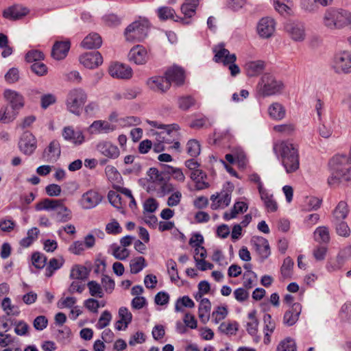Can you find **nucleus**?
Returning a JSON list of instances; mask_svg holds the SVG:
<instances>
[{
	"label": "nucleus",
	"mask_w": 351,
	"mask_h": 351,
	"mask_svg": "<svg viewBox=\"0 0 351 351\" xmlns=\"http://www.w3.org/2000/svg\"><path fill=\"white\" fill-rule=\"evenodd\" d=\"M331 221L338 235L344 237L350 236V229L344 220H332Z\"/></svg>",
	"instance_id": "nucleus-39"
},
{
	"label": "nucleus",
	"mask_w": 351,
	"mask_h": 351,
	"mask_svg": "<svg viewBox=\"0 0 351 351\" xmlns=\"http://www.w3.org/2000/svg\"><path fill=\"white\" fill-rule=\"evenodd\" d=\"M195 104V99L191 95H185L180 97L178 99V104L182 110H187Z\"/></svg>",
	"instance_id": "nucleus-43"
},
{
	"label": "nucleus",
	"mask_w": 351,
	"mask_h": 351,
	"mask_svg": "<svg viewBox=\"0 0 351 351\" xmlns=\"http://www.w3.org/2000/svg\"><path fill=\"white\" fill-rule=\"evenodd\" d=\"M324 23L329 29L351 27V12L346 10H328L325 12Z\"/></svg>",
	"instance_id": "nucleus-3"
},
{
	"label": "nucleus",
	"mask_w": 351,
	"mask_h": 351,
	"mask_svg": "<svg viewBox=\"0 0 351 351\" xmlns=\"http://www.w3.org/2000/svg\"><path fill=\"white\" fill-rule=\"evenodd\" d=\"M277 351H296L295 341L291 338L285 339L278 344Z\"/></svg>",
	"instance_id": "nucleus-53"
},
{
	"label": "nucleus",
	"mask_w": 351,
	"mask_h": 351,
	"mask_svg": "<svg viewBox=\"0 0 351 351\" xmlns=\"http://www.w3.org/2000/svg\"><path fill=\"white\" fill-rule=\"evenodd\" d=\"M4 97L9 101L12 108L19 110L24 106L23 97L15 90H5L3 93Z\"/></svg>",
	"instance_id": "nucleus-27"
},
{
	"label": "nucleus",
	"mask_w": 351,
	"mask_h": 351,
	"mask_svg": "<svg viewBox=\"0 0 351 351\" xmlns=\"http://www.w3.org/2000/svg\"><path fill=\"white\" fill-rule=\"evenodd\" d=\"M88 276V271L86 267L76 265L71 270L70 278L75 280H85Z\"/></svg>",
	"instance_id": "nucleus-40"
},
{
	"label": "nucleus",
	"mask_w": 351,
	"mask_h": 351,
	"mask_svg": "<svg viewBox=\"0 0 351 351\" xmlns=\"http://www.w3.org/2000/svg\"><path fill=\"white\" fill-rule=\"evenodd\" d=\"M87 94L82 88H77L69 91L66 98V107L71 113L80 115L82 108L86 101Z\"/></svg>",
	"instance_id": "nucleus-6"
},
{
	"label": "nucleus",
	"mask_w": 351,
	"mask_h": 351,
	"mask_svg": "<svg viewBox=\"0 0 351 351\" xmlns=\"http://www.w3.org/2000/svg\"><path fill=\"white\" fill-rule=\"evenodd\" d=\"M64 263V260L62 257L51 258L45 269V276L48 278L52 276L55 271L62 267Z\"/></svg>",
	"instance_id": "nucleus-37"
},
{
	"label": "nucleus",
	"mask_w": 351,
	"mask_h": 351,
	"mask_svg": "<svg viewBox=\"0 0 351 351\" xmlns=\"http://www.w3.org/2000/svg\"><path fill=\"white\" fill-rule=\"evenodd\" d=\"M302 311V306L300 303H293L290 308L287 311L283 317V324L287 326L294 325L298 320Z\"/></svg>",
	"instance_id": "nucleus-23"
},
{
	"label": "nucleus",
	"mask_w": 351,
	"mask_h": 351,
	"mask_svg": "<svg viewBox=\"0 0 351 351\" xmlns=\"http://www.w3.org/2000/svg\"><path fill=\"white\" fill-rule=\"evenodd\" d=\"M273 152L287 173H294L299 169L300 156L298 145L288 140L277 141L274 143Z\"/></svg>",
	"instance_id": "nucleus-1"
},
{
	"label": "nucleus",
	"mask_w": 351,
	"mask_h": 351,
	"mask_svg": "<svg viewBox=\"0 0 351 351\" xmlns=\"http://www.w3.org/2000/svg\"><path fill=\"white\" fill-rule=\"evenodd\" d=\"M101 19L106 25L110 27L119 26L122 21V17L114 13L106 14Z\"/></svg>",
	"instance_id": "nucleus-41"
},
{
	"label": "nucleus",
	"mask_w": 351,
	"mask_h": 351,
	"mask_svg": "<svg viewBox=\"0 0 351 351\" xmlns=\"http://www.w3.org/2000/svg\"><path fill=\"white\" fill-rule=\"evenodd\" d=\"M61 154L60 145L58 141L53 140L43 154V159L48 162H55L60 158Z\"/></svg>",
	"instance_id": "nucleus-20"
},
{
	"label": "nucleus",
	"mask_w": 351,
	"mask_h": 351,
	"mask_svg": "<svg viewBox=\"0 0 351 351\" xmlns=\"http://www.w3.org/2000/svg\"><path fill=\"white\" fill-rule=\"evenodd\" d=\"M101 201V197L97 192L88 191L83 194L81 199V204L83 208L90 209L98 205Z\"/></svg>",
	"instance_id": "nucleus-25"
},
{
	"label": "nucleus",
	"mask_w": 351,
	"mask_h": 351,
	"mask_svg": "<svg viewBox=\"0 0 351 351\" xmlns=\"http://www.w3.org/2000/svg\"><path fill=\"white\" fill-rule=\"evenodd\" d=\"M180 304L187 308H193L195 306L194 302L187 295H184L178 299L175 305L176 311L180 312L182 311L180 307Z\"/></svg>",
	"instance_id": "nucleus-52"
},
{
	"label": "nucleus",
	"mask_w": 351,
	"mask_h": 351,
	"mask_svg": "<svg viewBox=\"0 0 351 351\" xmlns=\"http://www.w3.org/2000/svg\"><path fill=\"white\" fill-rule=\"evenodd\" d=\"M102 39L97 33H90L87 35L81 43L83 48L92 49H98L101 46Z\"/></svg>",
	"instance_id": "nucleus-29"
},
{
	"label": "nucleus",
	"mask_w": 351,
	"mask_h": 351,
	"mask_svg": "<svg viewBox=\"0 0 351 351\" xmlns=\"http://www.w3.org/2000/svg\"><path fill=\"white\" fill-rule=\"evenodd\" d=\"M294 263L293 260L289 257L285 258L283 264L281 267V274L283 278H290L291 276V270L293 267Z\"/></svg>",
	"instance_id": "nucleus-51"
},
{
	"label": "nucleus",
	"mask_w": 351,
	"mask_h": 351,
	"mask_svg": "<svg viewBox=\"0 0 351 351\" xmlns=\"http://www.w3.org/2000/svg\"><path fill=\"white\" fill-rule=\"evenodd\" d=\"M29 10L26 8L14 5L5 9L3 12V16L10 20H18L27 15Z\"/></svg>",
	"instance_id": "nucleus-28"
},
{
	"label": "nucleus",
	"mask_w": 351,
	"mask_h": 351,
	"mask_svg": "<svg viewBox=\"0 0 351 351\" xmlns=\"http://www.w3.org/2000/svg\"><path fill=\"white\" fill-rule=\"evenodd\" d=\"M220 49L217 51L216 49H213L215 53L214 56V61L215 62H222L223 65H229V70L232 76H236L240 73V69L238 65L234 64L237 57L234 53H230V51L224 48V45L221 43L218 45Z\"/></svg>",
	"instance_id": "nucleus-7"
},
{
	"label": "nucleus",
	"mask_w": 351,
	"mask_h": 351,
	"mask_svg": "<svg viewBox=\"0 0 351 351\" xmlns=\"http://www.w3.org/2000/svg\"><path fill=\"white\" fill-rule=\"evenodd\" d=\"M283 83L269 73H265L257 85L258 94L263 97L280 93L283 89Z\"/></svg>",
	"instance_id": "nucleus-4"
},
{
	"label": "nucleus",
	"mask_w": 351,
	"mask_h": 351,
	"mask_svg": "<svg viewBox=\"0 0 351 351\" xmlns=\"http://www.w3.org/2000/svg\"><path fill=\"white\" fill-rule=\"evenodd\" d=\"M198 173H199L200 176L197 177V180L195 181V189L197 191H201L209 188L210 184L205 181V180L207 179L206 173L204 171L198 172Z\"/></svg>",
	"instance_id": "nucleus-56"
},
{
	"label": "nucleus",
	"mask_w": 351,
	"mask_h": 351,
	"mask_svg": "<svg viewBox=\"0 0 351 351\" xmlns=\"http://www.w3.org/2000/svg\"><path fill=\"white\" fill-rule=\"evenodd\" d=\"M234 185L230 182H226L219 193V198L217 201V203L211 204V208L213 210H217L219 207L225 208L229 206L231 202V195L234 190Z\"/></svg>",
	"instance_id": "nucleus-13"
},
{
	"label": "nucleus",
	"mask_w": 351,
	"mask_h": 351,
	"mask_svg": "<svg viewBox=\"0 0 351 351\" xmlns=\"http://www.w3.org/2000/svg\"><path fill=\"white\" fill-rule=\"evenodd\" d=\"M62 135L65 141L73 143L75 146L82 145L85 141L82 131L80 130H75L72 126L64 127Z\"/></svg>",
	"instance_id": "nucleus-17"
},
{
	"label": "nucleus",
	"mask_w": 351,
	"mask_h": 351,
	"mask_svg": "<svg viewBox=\"0 0 351 351\" xmlns=\"http://www.w3.org/2000/svg\"><path fill=\"white\" fill-rule=\"evenodd\" d=\"M332 67L337 74L351 73V52L341 51L334 55Z\"/></svg>",
	"instance_id": "nucleus-8"
},
{
	"label": "nucleus",
	"mask_w": 351,
	"mask_h": 351,
	"mask_svg": "<svg viewBox=\"0 0 351 351\" xmlns=\"http://www.w3.org/2000/svg\"><path fill=\"white\" fill-rule=\"evenodd\" d=\"M285 29L289 36L295 41L300 42L305 38V27L303 23L293 21L285 25Z\"/></svg>",
	"instance_id": "nucleus-11"
},
{
	"label": "nucleus",
	"mask_w": 351,
	"mask_h": 351,
	"mask_svg": "<svg viewBox=\"0 0 351 351\" xmlns=\"http://www.w3.org/2000/svg\"><path fill=\"white\" fill-rule=\"evenodd\" d=\"M211 303L208 298H203L200 301L198 308V315L200 321L206 324L210 319Z\"/></svg>",
	"instance_id": "nucleus-32"
},
{
	"label": "nucleus",
	"mask_w": 351,
	"mask_h": 351,
	"mask_svg": "<svg viewBox=\"0 0 351 351\" xmlns=\"http://www.w3.org/2000/svg\"><path fill=\"white\" fill-rule=\"evenodd\" d=\"M147 176L149 178V180L153 182L160 183V182H164V179L165 178L162 172H160L158 169L155 167H151L147 172Z\"/></svg>",
	"instance_id": "nucleus-58"
},
{
	"label": "nucleus",
	"mask_w": 351,
	"mask_h": 351,
	"mask_svg": "<svg viewBox=\"0 0 351 351\" xmlns=\"http://www.w3.org/2000/svg\"><path fill=\"white\" fill-rule=\"evenodd\" d=\"M270 117L274 120H282L286 114V110L283 106L278 102L273 103L268 108Z\"/></svg>",
	"instance_id": "nucleus-35"
},
{
	"label": "nucleus",
	"mask_w": 351,
	"mask_h": 351,
	"mask_svg": "<svg viewBox=\"0 0 351 351\" xmlns=\"http://www.w3.org/2000/svg\"><path fill=\"white\" fill-rule=\"evenodd\" d=\"M247 75L254 77L261 74L265 69V62L262 60L250 61L245 65Z\"/></svg>",
	"instance_id": "nucleus-31"
},
{
	"label": "nucleus",
	"mask_w": 351,
	"mask_h": 351,
	"mask_svg": "<svg viewBox=\"0 0 351 351\" xmlns=\"http://www.w3.org/2000/svg\"><path fill=\"white\" fill-rule=\"evenodd\" d=\"M128 58L136 64H144L147 62L149 56L146 49L143 45H137L130 49Z\"/></svg>",
	"instance_id": "nucleus-18"
},
{
	"label": "nucleus",
	"mask_w": 351,
	"mask_h": 351,
	"mask_svg": "<svg viewBox=\"0 0 351 351\" xmlns=\"http://www.w3.org/2000/svg\"><path fill=\"white\" fill-rule=\"evenodd\" d=\"M108 73L111 77L116 79L128 80L132 76V68L121 63L111 64L108 68Z\"/></svg>",
	"instance_id": "nucleus-14"
},
{
	"label": "nucleus",
	"mask_w": 351,
	"mask_h": 351,
	"mask_svg": "<svg viewBox=\"0 0 351 351\" xmlns=\"http://www.w3.org/2000/svg\"><path fill=\"white\" fill-rule=\"evenodd\" d=\"M17 114V111L12 107L3 106L0 110V121L3 123H10L16 118Z\"/></svg>",
	"instance_id": "nucleus-38"
},
{
	"label": "nucleus",
	"mask_w": 351,
	"mask_h": 351,
	"mask_svg": "<svg viewBox=\"0 0 351 351\" xmlns=\"http://www.w3.org/2000/svg\"><path fill=\"white\" fill-rule=\"evenodd\" d=\"M106 231L109 234H117L121 232L122 228L115 219L108 223L106 226Z\"/></svg>",
	"instance_id": "nucleus-64"
},
{
	"label": "nucleus",
	"mask_w": 351,
	"mask_h": 351,
	"mask_svg": "<svg viewBox=\"0 0 351 351\" xmlns=\"http://www.w3.org/2000/svg\"><path fill=\"white\" fill-rule=\"evenodd\" d=\"M149 27V23L146 19L132 23L124 32L126 40L129 42L142 41L147 37Z\"/></svg>",
	"instance_id": "nucleus-5"
},
{
	"label": "nucleus",
	"mask_w": 351,
	"mask_h": 351,
	"mask_svg": "<svg viewBox=\"0 0 351 351\" xmlns=\"http://www.w3.org/2000/svg\"><path fill=\"white\" fill-rule=\"evenodd\" d=\"M56 102V97L51 93L45 94L40 97V106L43 109H47L49 106Z\"/></svg>",
	"instance_id": "nucleus-62"
},
{
	"label": "nucleus",
	"mask_w": 351,
	"mask_h": 351,
	"mask_svg": "<svg viewBox=\"0 0 351 351\" xmlns=\"http://www.w3.org/2000/svg\"><path fill=\"white\" fill-rule=\"evenodd\" d=\"M115 128V125L101 120L94 121L90 125V129L92 130L91 133H109L113 132Z\"/></svg>",
	"instance_id": "nucleus-30"
},
{
	"label": "nucleus",
	"mask_w": 351,
	"mask_h": 351,
	"mask_svg": "<svg viewBox=\"0 0 351 351\" xmlns=\"http://www.w3.org/2000/svg\"><path fill=\"white\" fill-rule=\"evenodd\" d=\"M96 149L101 154L110 159H116L120 155L118 147L108 141L99 142Z\"/></svg>",
	"instance_id": "nucleus-21"
},
{
	"label": "nucleus",
	"mask_w": 351,
	"mask_h": 351,
	"mask_svg": "<svg viewBox=\"0 0 351 351\" xmlns=\"http://www.w3.org/2000/svg\"><path fill=\"white\" fill-rule=\"evenodd\" d=\"M111 319H112L111 313L108 311H104L101 313V315L98 320V322L96 325L97 328L98 329L104 328L105 327H106L107 326L109 325V324L111 321Z\"/></svg>",
	"instance_id": "nucleus-59"
},
{
	"label": "nucleus",
	"mask_w": 351,
	"mask_h": 351,
	"mask_svg": "<svg viewBox=\"0 0 351 351\" xmlns=\"http://www.w3.org/2000/svg\"><path fill=\"white\" fill-rule=\"evenodd\" d=\"M71 47V43L69 40L56 41L51 49V56L57 60L64 59Z\"/></svg>",
	"instance_id": "nucleus-22"
},
{
	"label": "nucleus",
	"mask_w": 351,
	"mask_h": 351,
	"mask_svg": "<svg viewBox=\"0 0 351 351\" xmlns=\"http://www.w3.org/2000/svg\"><path fill=\"white\" fill-rule=\"evenodd\" d=\"M44 53L37 49L30 50L25 54V60L28 62H38L44 60Z\"/></svg>",
	"instance_id": "nucleus-50"
},
{
	"label": "nucleus",
	"mask_w": 351,
	"mask_h": 351,
	"mask_svg": "<svg viewBox=\"0 0 351 351\" xmlns=\"http://www.w3.org/2000/svg\"><path fill=\"white\" fill-rule=\"evenodd\" d=\"M80 62L86 68L93 69L103 63V58L97 51H90L81 55Z\"/></svg>",
	"instance_id": "nucleus-15"
},
{
	"label": "nucleus",
	"mask_w": 351,
	"mask_h": 351,
	"mask_svg": "<svg viewBox=\"0 0 351 351\" xmlns=\"http://www.w3.org/2000/svg\"><path fill=\"white\" fill-rule=\"evenodd\" d=\"M158 18L161 21L174 19L175 10L167 6L160 7L157 10Z\"/></svg>",
	"instance_id": "nucleus-47"
},
{
	"label": "nucleus",
	"mask_w": 351,
	"mask_h": 351,
	"mask_svg": "<svg viewBox=\"0 0 351 351\" xmlns=\"http://www.w3.org/2000/svg\"><path fill=\"white\" fill-rule=\"evenodd\" d=\"M147 84L152 90L160 93L166 92L171 86L169 81L166 76L152 77L147 80Z\"/></svg>",
	"instance_id": "nucleus-24"
},
{
	"label": "nucleus",
	"mask_w": 351,
	"mask_h": 351,
	"mask_svg": "<svg viewBox=\"0 0 351 351\" xmlns=\"http://www.w3.org/2000/svg\"><path fill=\"white\" fill-rule=\"evenodd\" d=\"M250 243L260 257L261 262H263L271 254L270 247L268 241L259 236H254L250 240Z\"/></svg>",
	"instance_id": "nucleus-10"
},
{
	"label": "nucleus",
	"mask_w": 351,
	"mask_h": 351,
	"mask_svg": "<svg viewBox=\"0 0 351 351\" xmlns=\"http://www.w3.org/2000/svg\"><path fill=\"white\" fill-rule=\"evenodd\" d=\"M203 243L204 237L199 233L195 234L189 240V244L195 247V256H197L199 251L201 250L200 257L205 258L206 256V250L204 247L202 246Z\"/></svg>",
	"instance_id": "nucleus-33"
},
{
	"label": "nucleus",
	"mask_w": 351,
	"mask_h": 351,
	"mask_svg": "<svg viewBox=\"0 0 351 351\" xmlns=\"http://www.w3.org/2000/svg\"><path fill=\"white\" fill-rule=\"evenodd\" d=\"M5 80L8 83L12 84L19 81V71L17 68L12 67L5 75Z\"/></svg>",
	"instance_id": "nucleus-61"
},
{
	"label": "nucleus",
	"mask_w": 351,
	"mask_h": 351,
	"mask_svg": "<svg viewBox=\"0 0 351 351\" xmlns=\"http://www.w3.org/2000/svg\"><path fill=\"white\" fill-rule=\"evenodd\" d=\"M351 256V246H348L342 250L336 257L337 264L332 265V261H328L326 264V269L329 271L337 270L341 267L345 261Z\"/></svg>",
	"instance_id": "nucleus-26"
},
{
	"label": "nucleus",
	"mask_w": 351,
	"mask_h": 351,
	"mask_svg": "<svg viewBox=\"0 0 351 351\" xmlns=\"http://www.w3.org/2000/svg\"><path fill=\"white\" fill-rule=\"evenodd\" d=\"M342 180L346 182L351 181V176L332 171L331 176L328 178V183L332 186L339 184Z\"/></svg>",
	"instance_id": "nucleus-44"
},
{
	"label": "nucleus",
	"mask_w": 351,
	"mask_h": 351,
	"mask_svg": "<svg viewBox=\"0 0 351 351\" xmlns=\"http://www.w3.org/2000/svg\"><path fill=\"white\" fill-rule=\"evenodd\" d=\"M198 4L199 0H186L181 6V11L184 16L191 18L195 14Z\"/></svg>",
	"instance_id": "nucleus-36"
},
{
	"label": "nucleus",
	"mask_w": 351,
	"mask_h": 351,
	"mask_svg": "<svg viewBox=\"0 0 351 351\" xmlns=\"http://www.w3.org/2000/svg\"><path fill=\"white\" fill-rule=\"evenodd\" d=\"M315 239L319 243H328L330 241L329 231L326 227H319L314 232Z\"/></svg>",
	"instance_id": "nucleus-45"
},
{
	"label": "nucleus",
	"mask_w": 351,
	"mask_h": 351,
	"mask_svg": "<svg viewBox=\"0 0 351 351\" xmlns=\"http://www.w3.org/2000/svg\"><path fill=\"white\" fill-rule=\"evenodd\" d=\"M276 23L272 18L263 17L257 25V32L263 38L271 37L275 31Z\"/></svg>",
	"instance_id": "nucleus-16"
},
{
	"label": "nucleus",
	"mask_w": 351,
	"mask_h": 351,
	"mask_svg": "<svg viewBox=\"0 0 351 351\" xmlns=\"http://www.w3.org/2000/svg\"><path fill=\"white\" fill-rule=\"evenodd\" d=\"M119 316L120 317V319L118 320L119 324H124V329L126 328L128 324L132 322V315L128 311L126 307H121L119 310Z\"/></svg>",
	"instance_id": "nucleus-48"
},
{
	"label": "nucleus",
	"mask_w": 351,
	"mask_h": 351,
	"mask_svg": "<svg viewBox=\"0 0 351 351\" xmlns=\"http://www.w3.org/2000/svg\"><path fill=\"white\" fill-rule=\"evenodd\" d=\"M101 284L105 291L111 293L114 289L115 283L113 279L107 275H103L101 278Z\"/></svg>",
	"instance_id": "nucleus-63"
},
{
	"label": "nucleus",
	"mask_w": 351,
	"mask_h": 351,
	"mask_svg": "<svg viewBox=\"0 0 351 351\" xmlns=\"http://www.w3.org/2000/svg\"><path fill=\"white\" fill-rule=\"evenodd\" d=\"M36 210L53 211L52 217L61 223H65L72 219V212L64 204L63 199L45 198L36 205Z\"/></svg>",
	"instance_id": "nucleus-2"
},
{
	"label": "nucleus",
	"mask_w": 351,
	"mask_h": 351,
	"mask_svg": "<svg viewBox=\"0 0 351 351\" xmlns=\"http://www.w3.org/2000/svg\"><path fill=\"white\" fill-rule=\"evenodd\" d=\"M166 77L171 83L175 84L176 86H181L184 84L185 80L184 70L177 65L169 68L165 73Z\"/></svg>",
	"instance_id": "nucleus-19"
},
{
	"label": "nucleus",
	"mask_w": 351,
	"mask_h": 351,
	"mask_svg": "<svg viewBox=\"0 0 351 351\" xmlns=\"http://www.w3.org/2000/svg\"><path fill=\"white\" fill-rule=\"evenodd\" d=\"M200 144L195 139H191L186 144L187 154L191 157H197L200 154Z\"/></svg>",
	"instance_id": "nucleus-46"
},
{
	"label": "nucleus",
	"mask_w": 351,
	"mask_h": 351,
	"mask_svg": "<svg viewBox=\"0 0 351 351\" xmlns=\"http://www.w3.org/2000/svg\"><path fill=\"white\" fill-rule=\"evenodd\" d=\"M32 263L35 267L42 269L46 265L47 257L39 252H34L32 256Z\"/></svg>",
	"instance_id": "nucleus-55"
},
{
	"label": "nucleus",
	"mask_w": 351,
	"mask_h": 351,
	"mask_svg": "<svg viewBox=\"0 0 351 351\" xmlns=\"http://www.w3.org/2000/svg\"><path fill=\"white\" fill-rule=\"evenodd\" d=\"M147 266L146 261L144 257L138 256L130 261V272L136 274L139 273L143 268Z\"/></svg>",
	"instance_id": "nucleus-42"
},
{
	"label": "nucleus",
	"mask_w": 351,
	"mask_h": 351,
	"mask_svg": "<svg viewBox=\"0 0 351 351\" xmlns=\"http://www.w3.org/2000/svg\"><path fill=\"white\" fill-rule=\"evenodd\" d=\"M274 2L275 9L280 14L287 12L291 5L290 0H274Z\"/></svg>",
	"instance_id": "nucleus-57"
},
{
	"label": "nucleus",
	"mask_w": 351,
	"mask_h": 351,
	"mask_svg": "<svg viewBox=\"0 0 351 351\" xmlns=\"http://www.w3.org/2000/svg\"><path fill=\"white\" fill-rule=\"evenodd\" d=\"M349 211L347 202L340 201L332 212V220H344L347 217Z\"/></svg>",
	"instance_id": "nucleus-34"
},
{
	"label": "nucleus",
	"mask_w": 351,
	"mask_h": 351,
	"mask_svg": "<svg viewBox=\"0 0 351 351\" xmlns=\"http://www.w3.org/2000/svg\"><path fill=\"white\" fill-rule=\"evenodd\" d=\"M349 161L346 156L337 155L330 159L329 167L331 171L351 176V166Z\"/></svg>",
	"instance_id": "nucleus-9"
},
{
	"label": "nucleus",
	"mask_w": 351,
	"mask_h": 351,
	"mask_svg": "<svg viewBox=\"0 0 351 351\" xmlns=\"http://www.w3.org/2000/svg\"><path fill=\"white\" fill-rule=\"evenodd\" d=\"M228 315V309L226 306H217L213 312L212 316L216 324L223 319Z\"/></svg>",
	"instance_id": "nucleus-60"
},
{
	"label": "nucleus",
	"mask_w": 351,
	"mask_h": 351,
	"mask_svg": "<svg viewBox=\"0 0 351 351\" xmlns=\"http://www.w3.org/2000/svg\"><path fill=\"white\" fill-rule=\"evenodd\" d=\"M108 199L112 206L119 210L122 208L121 197L117 192L110 191L108 194Z\"/></svg>",
	"instance_id": "nucleus-54"
},
{
	"label": "nucleus",
	"mask_w": 351,
	"mask_h": 351,
	"mask_svg": "<svg viewBox=\"0 0 351 351\" xmlns=\"http://www.w3.org/2000/svg\"><path fill=\"white\" fill-rule=\"evenodd\" d=\"M19 147L22 153L30 156L37 147L35 136L29 131L23 132L19 142Z\"/></svg>",
	"instance_id": "nucleus-12"
},
{
	"label": "nucleus",
	"mask_w": 351,
	"mask_h": 351,
	"mask_svg": "<svg viewBox=\"0 0 351 351\" xmlns=\"http://www.w3.org/2000/svg\"><path fill=\"white\" fill-rule=\"evenodd\" d=\"M89 293L93 297L102 298L104 296L101 286L96 281L91 280L87 283Z\"/></svg>",
	"instance_id": "nucleus-49"
}]
</instances>
